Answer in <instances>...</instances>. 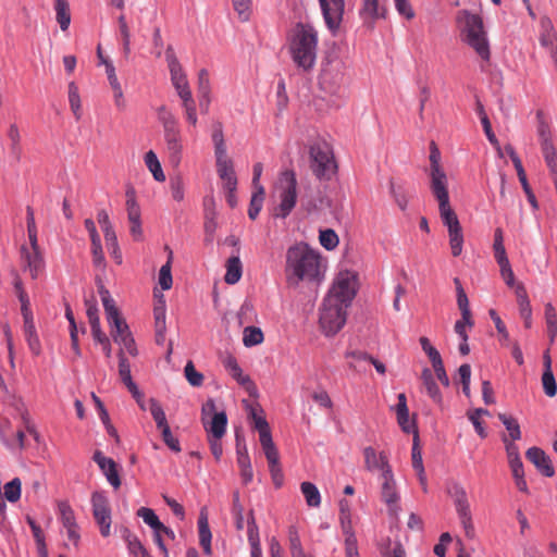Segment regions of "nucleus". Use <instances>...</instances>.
<instances>
[{"instance_id":"nucleus-1","label":"nucleus","mask_w":557,"mask_h":557,"mask_svg":"<svg viewBox=\"0 0 557 557\" xmlns=\"http://www.w3.org/2000/svg\"><path fill=\"white\" fill-rule=\"evenodd\" d=\"M357 292V277L350 271H342L323 300L320 309V326L326 336L335 335L346 323L347 308Z\"/></svg>"},{"instance_id":"nucleus-2","label":"nucleus","mask_w":557,"mask_h":557,"mask_svg":"<svg viewBox=\"0 0 557 557\" xmlns=\"http://www.w3.org/2000/svg\"><path fill=\"white\" fill-rule=\"evenodd\" d=\"M325 268L320 252L306 243H297L286 251L285 275L289 286L296 287L300 282L320 283Z\"/></svg>"},{"instance_id":"nucleus-3","label":"nucleus","mask_w":557,"mask_h":557,"mask_svg":"<svg viewBox=\"0 0 557 557\" xmlns=\"http://www.w3.org/2000/svg\"><path fill=\"white\" fill-rule=\"evenodd\" d=\"M318 33L309 24L298 23L295 25L289 50L293 61L304 71L311 70L317 59Z\"/></svg>"},{"instance_id":"nucleus-4","label":"nucleus","mask_w":557,"mask_h":557,"mask_svg":"<svg viewBox=\"0 0 557 557\" xmlns=\"http://www.w3.org/2000/svg\"><path fill=\"white\" fill-rule=\"evenodd\" d=\"M158 120L163 128V140L169 162L172 166L177 168L183 158V136L176 116L165 107L158 109Z\"/></svg>"},{"instance_id":"nucleus-5","label":"nucleus","mask_w":557,"mask_h":557,"mask_svg":"<svg viewBox=\"0 0 557 557\" xmlns=\"http://www.w3.org/2000/svg\"><path fill=\"white\" fill-rule=\"evenodd\" d=\"M432 194L438 202L441 220L448 231L451 255L458 257L462 252L463 235L458 216L450 206L448 188L435 190Z\"/></svg>"},{"instance_id":"nucleus-6","label":"nucleus","mask_w":557,"mask_h":557,"mask_svg":"<svg viewBox=\"0 0 557 557\" xmlns=\"http://www.w3.org/2000/svg\"><path fill=\"white\" fill-rule=\"evenodd\" d=\"M276 190L278 194V205L273 209L274 218L285 219L296 206L297 202V177L293 170L281 172Z\"/></svg>"},{"instance_id":"nucleus-7","label":"nucleus","mask_w":557,"mask_h":557,"mask_svg":"<svg viewBox=\"0 0 557 557\" xmlns=\"http://www.w3.org/2000/svg\"><path fill=\"white\" fill-rule=\"evenodd\" d=\"M467 44L483 59H490V47L483 27V21L478 14L463 12Z\"/></svg>"},{"instance_id":"nucleus-8","label":"nucleus","mask_w":557,"mask_h":557,"mask_svg":"<svg viewBox=\"0 0 557 557\" xmlns=\"http://www.w3.org/2000/svg\"><path fill=\"white\" fill-rule=\"evenodd\" d=\"M310 169L319 180H330L335 173L336 164L333 151L326 143H315L310 146Z\"/></svg>"},{"instance_id":"nucleus-9","label":"nucleus","mask_w":557,"mask_h":557,"mask_svg":"<svg viewBox=\"0 0 557 557\" xmlns=\"http://www.w3.org/2000/svg\"><path fill=\"white\" fill-rule=\"evenodd\" d=\"M98 292L106 311L108 323L111 327L110 334L114 342L120 341L124 337V334H129V327L125 320L121 317L120 310L117 309L114 299L111 297L110 292L100 284Z\"/></svg>"},{"instance_id":"nucleus-10","label":"nucleus","mask_w":557,"mask_h":557,"mask_svg":"<svg viewBox=\"0 0 557 557\" xmlns=\"http://www.w3.org/2000/svg\"><path fill=\"white\" fill-rule=\"evenodd\" d=\"M449 493L454 499L455 508L466 536L468 539H473L475 531L466 490L461 485L455 484Z\"/></svg>"},{"instance_id":"nucleus-11","label":"nucleus","mask_w":557,"mask_h":557,"mask_svg":"<svg viewBox=\"0 0 557 557\" xmlns=\"http://www.w3.org/2000/svg\"><path fill=\"white\" fill-rule=\"evenodd\" d=\"M165 58L171 75L172 85L174 86L181 100L193 98L187 76L175 55L174 49L171 46H169L165 51Z\"/></svg>"},{"instance_id":"nucleus-12","label":"nucleus","mask_w":557,"mask_h":557,"mask_svg":"<svg viewBox=\"0 0 557 557\" xmlns=\"http://www.w3.org/2000/svg\"><path fill=\"white\" fill-rule=\"evenodd\" d=\"M92 515L99 525L100 534L108 537L111 533V510L103 493L95 492L91 496Z\"/></svg>"},{"instance_id":"nucleus-13","label":"nucleus","mask_w":557,"mask_h":557,"mask_svg":"<svg viewBox=\"0 0 557 557\" xmlns=\"http://www.w3.org/2000/svg\"><path fill=\"white\" fill-rule=\"evenodd\" d=\"M364 469L369 472H380V479L393 472L388 456L385 451H377L372 446L362 450Z\"/></svg>"},{"instance_id":"nucleus-14","label":"nucleus","mask_w":557,"mask_h":557,"mask_svg":"<svg viewBox=\"0 0 557 557\" xmlns=\"http://www.w3.org/2000/svg\"><path fill=\"white\" fill-rule=\"evenodd\" d=\"M345 83V71L341 62L329 63L320 75V85L331 94H337Z\"/></svg>"},{"instance_id":"nucleus-15","label":"nucleus","mask_w":557,"mask_h":557,"mask_svg":"<svg viewBox=\"0 0 557 557\" xmlns=\"http://www.w3.org/2000/svg\"><path fill=\"white\" fill-rule=\"evenodd\" d=\"M430 188L431 191L448 188V180L446 173L442 169L441 153L434 141L431 143L430 147Z\"/></svg>"},{"instance_id":"nucleus-16","label":"nucleus","mask_w":557,"mask_h":557,"mask_svg":"<svg viewBox=\"0 0 557 557\" xmlns=\"http://www.w3.org/2000/svg\"><path fill=\"white\" fill-rule=\"evenodd\" d=\"M319 3L327 28L337 30L343 21L345 0H319Z\"/></svg>"},{"instance_id":"nucleus-17","label":"nucleus","mask_w":557,"mask_h":557,"mask_svg":"<svg viewBox=\"0 0 557 557\" xmlns=\"http://www.w3.org/2000/svg\"><path fill=\"white\" fill-rule=\"evenodd\" d=\"M381 481V499L384 502L388 508V512L392 516H397L399 512V493L397 490V483L394 476V472L384 475V478L380 479Z\"/></svg>"},{"instance_id":"nucleus-18","label":"nucleus","mask_w":557,"mask_h":557,"mask_svg":"<svg viewBox=\"0 0 557 557\" xmlns=\"http://www.w3.org/2000/svg\"><path fill=\"white\" fill-rule=\"evenodd\" d=\"M92 459L101 469L108 482L115 490L120 488L121 479L117 470V463L112 458L106 457L100 450L95 451Z\"/></svg>"},{"instance_id":"nucleus-19","label":"nucleus","mask_w":557,"mask_h":557,"mask_svg":"<svg viewBox=\"0 0 557 557\" xmlns=\"http://www.w3.org/2000/svg\"><path fill=\"white\" fill-rule=\"evenodd\" d=\"M60 520L63 527L66 529L67 537L75 545L79 541L78 527L75 520L74 510L66 502H60L58 504Z\"/></svg>"},{"instance_id":"nucleus-20","label":"nucleus","mask_w":557,"mask_h":557,"mask_svg":"<svg viewBox=\"0 0 557 557\" xmlns=\"http://www.w3.org/2000/svg\"><path fill=\"white\" fill-rule=\"evenodd\" d=\"M21 312L24 319V335L28 347L34 355L38 356L41 352V345L36 332L30 308H26V305L24 304V308H22Z\"/></svg>"},{"instance_id":"nucleus-21","label":"nucleus","mask_w":557,"mask_h":557,"mask_svg":"<svg viewBox=\"0 0 557 557\" xmlns=\"http://www.w3.org/2000/svg\"><path fill=\"white\" fill-rule=\"evenodd\" d=\"M541 34L540 42L544 48H547L554 59L557 69V36L549 17L543 16L540 22Z\"/></svg>"},{"instance_id":"nucleus-22","label":"nucleus","mask_w":557,"mask_h":557,"mask_svg":"<svg viewBox=\"0 0 557 557\" xmlns=\"http://www.w3.org/2000/svg\"><path fill=\"white\" fill-rule=\"evenodd\" d=\"M525 457L543 475L552 478L555 474L552 460L543 449L531 447L527 450Z\"/></svg>"},{"instance_id":"nucleus-23","label":"nucleus","mask_w":557,"mask_h":557,"mask_svg":"<svg viewBox=\"0 0 557 557\" xmlns=\"http://www.w3.org/2000/svg\"><path fill=\"white\" fill-rule=\"evenodd\" d=\"M223 366L230 373V375L237 381L238 384L244 386L246 391L251 394L253 391H256L255 383L250 380L248 375H245L243 373L242 368L239 367L237 360L233 356H227L223 360Z\"/></svg>"},{"instance_id":"nucleus-24","label":"nucleus","mask_w":557,"mask_h":557,"mask_svg":"<svg viewBox=\"0 0 557 557\" xmlns=\"http://www.w3.org/2000/svg\"><path fill=\"white\" fill-rule=\"evenodd\" d=\"M359 14L363 23L372 27L376 20L384 17L385 9L379 0H362Z\"/></svg>"},{"instance_id":"nucleus-25","label":"nucleus","mask_w":557,"mask_h":557,"mask_svg":"<svg viewBox=\"0 0 557 557\" xmlns=\"http://www.w3.org/2000/svg\"><path fill=\"white\" fill-rule=\"evenodd\" d=\"M21 256L25 268L30 272V276L37 278L44 268V258L40 250L28 249L27 246H22Z\"/></svg>"},{"instance_id":"nucleus-26","label":"nucleus","mask_w":557,"mask_h":557,"mask_svg":"<svg viewBox=\"0 0 557 557\" xmlns=\"http://www.w3.org/2000/svg\"><path fill=\"white\" fill-rule=\"evenodd\" d=\"M421 381L426 395L437 405H442L443 397L440 387L435 381L433 372L429 368L421 371Z\"/></svg>"},{"instance_id":"nucleus-27","label":"nucleus","mask_w":557,"mask_h":557,"mask_svg":"<svg viewBox=\"0 0 557 557\" xmlns=\"http://www.w3.org/2000/svg\"><path fill=\"white\" fill-rule=\"evenodd\" d=\"M516 296L519 305L520 315L524 321V326L530 329L532 325V309L528 298L527 290L522 284H518L516 287Z\"/></svg>"},{"instance_id":"nucleus-28","label":"nucleus","mask_w":557,"mask_h":557,"mask_svg":"<svg viewBox=\"0 0 557 557\" xmlns=\"http://www.w3.org/2000/svg\"><path fill=\"white\" fill-rule=\"evenodd\" d=\"M216 172L222 181V186L224 189L236 190L237 177L234 171L233 161L216 164Z\"/></svg>"},{"instance_id":"nucleus-29","label":"nucleus","mask_w":557,"mask_h":557,"mask_svg":"<svg viewBox=\"0 0 557 557\" xmlns=\"http://www.w3.org/2000/svg\"><path fill=\"white\" fill-rule=\"evenodd\" d=\"M122 537L126 542L127 549L133 557H151L138 537L128 529H124Z\"/></svg>"},{"instance_id":"nucleus-30","label":"nucleus","mask_w":557,"mask_h":557,"mask_svg":"<svg viewBox=\"0 0 557 557\" xmlns=\"http://www.w3.org/2000/svg\"><path fill=\"white\" fill-rule=\"evenodd\" d=\"M126 196V211L128 223L141 221V212L136 199V191L134 187H128L125 193Z\"/></svg>"},{"instance_id":"nucleus-31","label":"nucleus","mask_w":557,"mask_h":557,"mask_svg":"<svg viewBox=\"0 0 557 557\" xmlns=\"http://www.w3.org/2000/svg\"><path fill=\"white\" fill-rule=\"evenodd\" d=\"M55 11V18L60 25V28L65 32L69 29L71 24V11L70 3L67 0H54L53 4Z\"/></svg>"},{"instance_id":"nucleus-32","label":"nucleus","mask_w":557,"mask_h":557,"mask_svg":"<svg viewBox=\"0 0 557 557\" xmlns=\"http://www.w3.org/2000/svg\"><path fill=\"white\" fill-rule=\"evenodd\" d=\"M227 418L225 412L214 413L209 425L205 422L206 430L211 434L212 437L221 440L225 434Z\"/></svg>"},{"instance_id":"nucleus-33","label":"nucleus","mask_w":557,"mask_h":557,"mask_svg":"<svg viewBox=\"0 0 557 557\" xmlns=\"http://www.w3.org/2000/svg\"><path fill=\"white\" fill-rule=\"evenodd\" d=\"M243 274V264L238 256H232L226 261L224 280L227 284H236Z\"/></svg>"},{"instance_id":"nucleus-34","label":"nucleus","mask_w":557,"mask_h":557,"mask_svg":"<svg viewBox=\"0 0 557 557\" xmlns=\"http://www.w3.org/2000/svg\"><path fill=\"white\" fill-rule=\"evenodd\" d=\"M8 138L10 140V156L15 162L22 159L21 134L16 124H11L8 129Z\"/></svg>"},{"instance_id":"nucleus-35","label":"nucleus","mask_w":557,"mask_h":557,"mask_svg":"<svg viewBox=\"0 0 557 557\" xmlns=\"http://www.w3.org/2000/svg\"><path fill=\"white\" fill-rule=\"evenodd\" d=\"M545 321L547 325V335L549 339V344H554L557 337V315L555 307L548 302L545 305Z\"/></svg>"},{"instance_id":"nucleus-36","label":"nucleus","mask_w":557,"mask_h":557,"mask_svg":"<svg viewBox=\"0 0 557 557\" xmlns=\"http://www.w3.org/2000/svg\"><path fill=\"white\" fill-rule=\"evenodd\" d=\"M144 160H145L146 166L151 172L153 178L157 182H164L165 175L163 173V170L161 168V164H160V161L158 160L157 154L152 150H149L148 152H146Z\"/></svg>"},{"instance_id":"nucleus-37","label":"nucleus","mask_w":557,"mask_h":557,"mask_svg":"<svg viewBox=\"0 0 557 557\" xmlns=\"http://www.w3.org/2000/svg\"><path fill=\"white\" fill-rule=\"evenodd\" d=\"M301 493L305 496L309 507H319L321 504V495L318 487L311 482H302L300 485Z\"/></svg>"},{"instance_id":"nucleus-38","label":"nucleus","mask_w":557,"mask_h":557,"mask_svg":"<svg viewBox=\"0 0 557 557\" xmlns=\"http://www.w3.org/2000/svg\"><path fill=\"white\" fill-rule=\"evenodd\" d=\"M264 341L263 332L257 326H246L243 331V344L246 347L260 345Z\"/></svg>"},{"instance_id":"nucleus-39","label":"nucleus","mask_w":557,"mask_h":557,"mask_svg":"<svg viewBox=\"0 0 557 557\" xmlns=\"http://www.w3.org/2000/svg\"><path fill=\"white\" fill-rule=\"evenodd\" d=\"M165 249L169 252V258L165 264H163L159 272V284L163 290H168L172 287V274L171 263L173 259V251L166 246Z\"/></svg>"},{"instance_id":"nucleus-40","label":"nucleus","mask_w":557,"mask_h":557,"mask_svg":"<svg viewBox=\"0 0 557 557\" xmlns=\"http://www.w3.org/2000/svg\"><path fill=\"white\" fill-rule=\"evenodd\" d=\"M259 441L264 451L265 458L273 461L278 451L273 443L271 430H264L259 433Z\"/></svg>"},{"instance_id":"nucleus-41","label":"nucleus","mask_w":557,"mask_h":557,"mask_svg":"<svg viewBox=\"0 0 557 557\" xmlns=\"http://www.w3.org/2000/svg\"><path fill=\"white\" fill-rule=\"evenodd\" d=\"M149 411L156 422L158 430H161L169 425L165 412L157 399H149Z\"/></svg>"},{"instance_id":"nucleus-42","label":"nucleus","mask_w":557,"mask_h":557,"mask_svg":"<svg viewBox=\"0 0 557 557\" xmlns=\"http://www.w3.org/2000/svg\"><path fill=\"white\" fill-rule=\"evenodd\" d=\"M542 152L550 173L557 172V153L549 138L542 141Z\"/></svg>"},{"instance_id":"nucleus-43","label":"nucleus","mask_w":557,"mask_h":557,"mask_svg":"<svg viewBox=\"0 0 557 557\" xmlns=\"http://www.w3.org/2000/svg\"><path fill=\"white\" fill-rule=\"evenodd\" d=\"M69 102L75 119L79 120L82 117V104L78 87L74 82L69 84Z\"/></svg>"},{"instance_id":"nucleus-44","label":"nucleus","mask_w":557,"mask_h":557,"mask_svg":"<svg viewBox=\"0 0 557 557\" xmlns=\"http://www.w3.org/2000/svg\"><path fill=\"white\" fill-rule=\"evenodd\" d=\"M498 419L505 425L512 441H518L521 438V430L517 419L511 416H507L506 413H498Z\"/></svg>"},{"instance_id":"nucleus-45","label":"nucleus","mask_w":557,"mask_h":557,"mask_svg":"<svg viewBox=\"0 0 557 557\" xmlns=\"http://www.w3.org/2000/svg\"><path fill=\"white\" fill-rule=\"evenodd\" d=\"M454 283L456 285V289H457V304H458V308L460 309L461 311V315L462 318H465L466 320H468L471 315V311H470V308H469V300H468V297L461 286V283L459 281V278H455L454 280Z\"/></svg>"},{"instance_id":"nucleus-46","label":"nucleus","mask_w":557,"mask_h":557,"mask_svg":"<svg viewBox=\"0 0 557 557\" xmlns=\"http://www.w3.org/2000/svg\"><path fill=\"white\" fill-rule=\"evenodd\" d=\"M264 195L265 190L263 186H259L258 190L253 193L248 209V215L251 220H255L261 211Z\"/></svg>"},{"instance_id":"nucleus-47","label":"nucleus","mask_w":557,"mask_h":557,"mask_svg":"<svg viewBox=\"0 0 557 557\" xmlns=\"http://www.w3.org/2000/svg\"><path fill=\"white\" fill-rule=\"evenodd\" d=\"M137 516L140 517L145 523H147L153 531H158L163 528V523L159 520L156 512L147 507H141L137 511Z\"/></svg>"},{"instance_id":"nucleus-48","label":"nucleus","mask_w":557,"mask_h":557,"mask_svg":"<svg viewBox=\"0 0 557 557\" xmlns=\"http://www.w3.org/2000/svg\"><path fill=\"white\" fill-rule=\"evenodd\" d=\"M288 545L290 557L305 554V549L301 545L299 533L296 527L292 525L288 528Z\"/></svg>"},{"instance_id":"nucleus-49","label":"nucleus","mask_w":557,"mask_h":557,"mask_svg":"<svg viewBox=\"0 0 557 557\" xmlns=\"http://www.w3.org/2000/svg\"><path fill=\"white\" fill-rule=\"evenodd\" d=\"M22 482L18 478H14L4 485V497L10 503H16L21 498Z\"/></svg>"},{"instance_id":"nucleus-50","label":"nucleus","mask_w":557,"mask_h":557,"mask_svg":"<svg viewBox=\"0 0 557 557\" xmlns=\"http://www.w3.org/2000/svg\"><path fill=\"white\" fill-rule=\"evenodd\" d=\"M319 242L326 250H333L338 246L339 239L333 230L326 228L320 231Z\"/></svg>"},{"instance_id":"nucleus-51","label":"nucleus","mask_w":557,"mask_h":557,"mask_svg":"<svg viewBox=\"0 0 557 557\" xmlns=\"http://www.w3.org/2000/svg\"><path fill=\"white\" fill-rule=\"evenodd\" d=\"M494 257L496 259V262L507 260V253L504 246V237H503V231L502 228H496L494 234Z\"/></svg>"},{"instance_id":"nucleus-52","label":"nucleus","mask_w":557,"mask_h":557,"mask_svg":"<svg viewBox=\"0 0 557 557\" xmlns=\"http://www.w3.org/2000/svg\"><path fill=\"white\" fill-rule=\"evenodd\" d=\"M104 235V240L107 244V247L113 258L116 260L117 263L122 262V256L117 244V237L115 234V231L107 232Z\"/></svg>"},{"instance_id":"nucleus-53","label":"nucleus","mask_w":557,"mask_h":557,"mask_svg":"<svg viewBox=\"0 0 557 557\" xmlns=\"http://www.w3.org/2000/svg\"><path fill=\"white\" fill-rule=\"evenodd\" d=\"M186 380L191 386H200L203 382V375L198 372L191 361H188L184 369Z\"/></svg>"},{"instance_id":"nucleus-54","label":"nucleus","mask_w":557,"mask_h":557,"mask_svg":"<svg viewBox=\"0 0 557 557\" xmlns=\"http://www.w3.org/2000/svg\"><path fill=\"white\" fill-rule=\"evenodd\" d=\"M269 463L270 473L273 480V483L276 487H280L283 483V472L280 465V457L276 455L273 459H267Z\"/></svg>"},{"instance_id":"nucleus-55","label":"nucleus","mask_w":557,"mask_h":557,"mask_svg":"<svg viewBox=\"0 0 557 557\" xmlns=\"http://www.w3.org/2000/svg\"><path fill=\"white\" fill-rule=\"evenodd\" d=\"M542 385L544 393L548 397H554L557 394V383L553 372H543L542 374Z\"/></svg>"},{"instance_id":"nucleus-56","label":"nucleus","mask_w":557,"mask_h":557,"mask_svg":"<svg viewBox=\"0 0 557 557\" xmlns=\"http://www.w3.org/2000/svg\"><path fill=\"white\" fill-rule=\"evenodd\" d=\"M497 264L500 268V275H502L503 280L505 281V283L509 287H517L518 284H516V282H515V274L511 269L509 260L507 259V260L498 261Z\"/></svg>"},{"instance_id":"nucleus-57","label":"nucleus","mask_w":557,"mask_h":557,"mask_svg":"<svg viewBox=\"0 0 557 557\" xmlns=\"http://www.w3.org/2000/svg\"><path fill=\"white\" fill-rule=\"evenodd\" d=\"M182 107L185 110V116H186L187 122L190 125L196 126L198 119H197V111H196V102H195L194 98H189V99L187 98L185 100H182Z\"/></svg>"},{"instance_id":"nucleus-58","label":"nucleus","mask_w":557,"mask_h":557,"mask_svg":"<svg viewBox=\"0 0 557 557\" xmlns=\"http://www.w3.org/2000/svg\"><path fill=\"white\" fill-rule=\"evenodd\" d=\"M339 521L342 524V529L352 528L351 525V516H350V505L346 499L339 500Z\"/></svg>"},{"instance_id":"nucleus-59","label":"nucleus","mask_w":557,"mask_h":557,"mask_svg":"<svg viewBox=\"0 0 557 557\" xmlns=\"http://www.w3.org/2000/svg\"><path fill=\"white\" fill-rule=\"evenodd\" d=\"M164 444L174 453L181 451V445L178 438H176L170 429V425L160 430Z\"/></svg>"},{"instance_id":"nucleus-60","label":"nucleus","mask_w":557,"mask_h":557,"mask_svg":"<svg viewBox=\"0 0 557 557\" xmlns=\"http://www.w3.org/2000/svg\"><path fill=\"white\" fill-rule=\"evenodd\" d=\"M27 521H28V524H29V527L32 529V532H33V535H34V537L36 540V543L38 545L39 553L44 557H47L46 544H45V541H44V534H42V531H41L40 527L34 520H32L30 518H28Z\"/></svg>"},{"instance_id":"nucleus-61","label":"nucleus","mask_w":557,"mask_h":557,"mask_svg":"<svg viewBox=\"0 0 557 557\" xmlns=\"http://www.w3.org/2000/svg\"><path fill=\"white\" fill-rule=\"evenodd\" d=\"M389 190H391V194H392L393 198L395 199L397 206L401 210H405L408 205V199H407V196H406L403 187L396 186L395 183L393 181H391Z\"/></svg>"},{"instance_id":"nucleus-62","label":"nucleus","mask_w":557,"mask_h":557,"mask_svg":"<svg viewBox=\"0 0 557 557\" xmlns=\"http://www.w3.org/2000/svg\"><path fill=\"white\" fill-rule=\"evenodd\" d=\"M170 189L173 199L177 202L184 199V182L182 177L176 176L171 178Z\"/></svg>"},{"instance_id":"nucleus-63","label":"nucleus","mask_w":557,"mask_h":557,"mask_svg":"<svg viewBox=\"0 0 557 557\" xmlns=\"http://www.w3.org/2000/svg\"><path fill=\"white\" fill-rule=\"evenodd\" d=\"M234 10L239 18L245 22L249 18L251 0H232Z\"/></svg>"},{"instance_id":"nucleus-64","label":"nucleus","mask_w":557,"mask_h":557,"mask_svg":"<svg viewBox=\"0 0 557 557\" xmlns=\"http://www.w3.org/2000/svg\"><path fill=\"white\" fill-rule=\"evenodd\" d=\"M85 307L89 324L100 322L97 300L94 296L89 299H85Z\"/></svg>"}]
</instances>
